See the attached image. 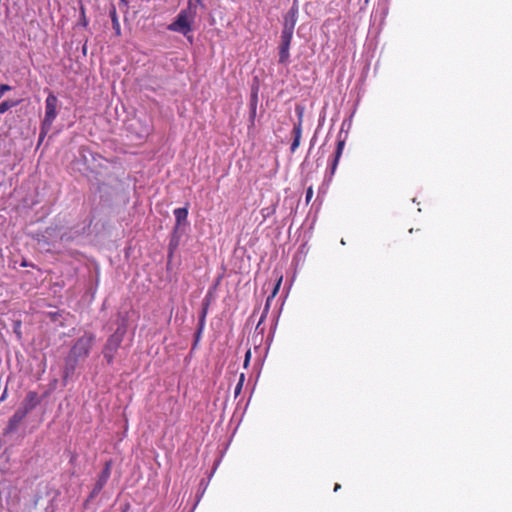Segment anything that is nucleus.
<instances>
[{"label":"nucleus","mask_w":512,"mask_h":512,"mask_svg":"<svg viewBox=\"0 0 512 512\" xmlns=\"http://www.w3.org/2000/svg\"><path fill=\"white\" fill-rule=\"evenodd\" d=\"M296 112H297V115H298V122L296 124H294V127H293V141L291 143V147H290V150L291 152H295L296 149L299 147L300 145V140H301V135H302V117H303V109L297 107L296 108Z\"/></svg>","instance_id":"obj_7"},{"label":"nucleus","mask_w":512,"mask_h":512,"mask_svg":"<svg viewBox=\"0 0 512 512\" xmlns=\"http://www.w3.org/2000/svg\"><path fill=\"white\" fill-rule=\"evenodd\" d=\"M290 45L288 43L280 42L279 45V63L281 64H287L289 62L290 58Z\"/></svg>","instance_id":"obj_12"},{"label":"nucleus","mask_w":512,"mask_h":512,"mask_svg":"<svg viewBox=\"0 0 512 512\" xmlns=\"http://www.w3.org/2000/svg\"><path fill=\"white\" fill-rule=\"evenodd\" d=\"M81 15H82V22H83V25L86 26L88 24L87 20H86V17H85V11H84V8L82 7L81 8Z\"/></svg>","instance_id":"obj_23"},{"label":"nucleus","mask_w":512,"mask_h":512,"mask_svg":"<svg viewBox=\"0 0 512 512\" xmlns=\"http://www.w3.org/2000/svg\"><path fill=\"white\" fill-rule=\"evenodd\" d=\"M341 488V486L339 484H336L335 487H334V491H338L339 489Z\"/></svg>","instance_id":"obj_26"},{"label":"nucleus","mask_w":512,"mask_h":512,"mask_svg":"<svg viewBox=\"0 0 512 512\" xmlns=\"http://www.w3.org/2000/svg\"><path fill=\"white\" fill-rule=\"evenodd\" d=\"M178 245V240H171L170 244H169V250H170V255H172L173 251L176 249Z\"/></svg>","instance_id":"obj_20"},{"label":"nucleus","mask_w":512,"mask_h":512,"mask_svg":"<svg viewBox=\"0 0 512 512\" xmlns=\"http://www.w3.org/2000/svg\"><path fill=\"white\" fill-rule=\"evenodd\" d=\"M111 468H112V461L111 460L106 461L104 468H103L101 474L99 475V477L96 481V484L94 485V487L88 497V501L94 499L101 492L103 487L107 484V482L110 478V475H111Z\"/></svg>","instance_id":"obj_5"},{"label":"nucleus","mask_w":512,"mask_h":512,"mask_svg":"<svg viewBox=\"0 0 512 512\" xmlns=\"http://www.w3.org/2000/svg\"><path fill=\"white\" fill-rule=\"evenodd\" d=\"M206 315H207V308H204L199 317V331H198L199 334L201 333V331L205 325Z\"/></svg>","instance_id":"obj_17"},{"label":"nucleus","mask_w":512,"mask_h":512,"mask_svg":"<svg viewBox=\"0 0 512 512\" xmlns=\"http://www.w3.org/2000/svg\"><path fill=\"white\" fill-rule=\"evenodd\" d=\"M58 103L59 101L56 95L50 92L45 100V116L41 124L40 140L48 133L57 117Z\"/></svg>","instance_id":"obj_4"},{"label":"nucleus","mask_w":512,"mask_h":512,"mask_svg":"<svg viewBox=\"0 0 512 512\" xmlns=\"http://www.w3.org/2000/svg\"><path fill=\"white\" fill-rule=\"evenodd\" d=\"M6 396H7V390L5 389V390H4V392H3V394H2V395H1V397H0V401H4V400H5V398H6Z\"/></svg>","instance_id":"obj_25"},{"label":"nucleus","mask_w":512,"mask_h":512,"mask_svg":"<svg viewBox=\"0 0 512 512\" xmlns=\"http://www.w3.org/2000/svg\"><path fill=\"white\" fill-rule=\"evenodd\" d=\"M94 342L95 335L93 333H85L79 339H77V341L71 347L67 357V367H70L71 370H74L79 360L87 358L92 346L94 345Z\"/></svg>","instance_id":"obj_2"},{"label":"nucleus","mask_w":512,"mask_h":512,"mask_svg":"<svg viewBox=\"0 0 512 512\" xmlns=\"http://www.w3.org/2000/svg\"><path fill=\"white\" fill-rule=\"evenodd\" d=\"M110 17H111L112 27H113V30L115 31V34L117 36H120L121 35V26H120L115 8H113L110 11Z\"/></svg>","instance_id":"obj_14"},{"label":"nucleus","mask_w":512,"mask_h":512,"mask_svg":"<svg viewBox=\"0 0 512 512\" xmlns=\"http://www.w3.org/2000/svg\"><path fill=\"white\" fill-rule=\"evenodd\" d=\"M243 381H244V374H241L240 381H239V383L237 384V386L235 388V394L236 395H238L240 393L242 385H243Z\"/></svg>","instance_id":"obj_19"},{"label":"nucleus","mask_w":512,"mask_h":512,"mask_svg":"<svg viewBox=\"0 0 512 512\" xmlns=\"http://www.w3.org/2000/svg\"><path fill=\"white\" fill-rule=\"evenodd\" d=\"M344 145H345V141L344 140H339L338 143H337V147H336V151H335V156H334V159H333V161L331 163V166H330L329 180H331L332 176L334 175V173H335V171L337 169L340 157H341V155L343 153Z\"/></svg>","instance_id":"obj_10"},{"label":"nucleus","mask_w":512,"mask_h":512,"mask_svg":"<svg viewBox=\"0 0 512 512\" xmlns=\"http://www.w3.org/2000/svg\"><path fill=\"white\" fill-rule=\"evenodd\" d=\"M293 33H294V30L283 27L282 32H281V37H280L281 41L280 42L291 44Z\"/></svg>","instance_id":"obj_15"},{"label":"nucleus","mask_w":512,"mask_h":512,"mask_svg":"<svg viewBox=\"0 0 512 512\" xmlns=\"http://www.w3.org/2000/svg\"><path fill=\"white\" fill-rule=\"evenodd\" d=\"M40 403L38 394L35 391H29L19 406V410L26 416L35 409Z\"/></svg>","instance_id":"obj_6"},{"label":"nucleus","mask_w":512,"mask_h":512,"mask_svg":"<svg viewBox=\"0 0 512 512\" xmlns=\"http://www.w3.org/2000/svg\"><path fill=\"white\" fill-rule=\"evenodd\" d=\"M298 12H299L298 1L295 0L293 2V4H292L290 10L285 15L284 25H283L284 28H288V29L294 30L295 25H296L297 20H298Z\"/></svg>","instance_id":"obj_8"},{"label":"nucleus","mask_w":512,"mask_h":512,"mask_svg":"<svg viewBox=\"0 0 512 512\" xmlns=\"http://www.w3.org/2000/svg\"><path fill=\"white\" fill-rule=\"evenodd\" d=\"M193 1V4H196V9L198 8L199 5H202V0H192Z\"/></svg>","instance_id":"obj_24"},{"label":"nucleus","mask_w":512,"mask_h":512,"mask_svg":"<svg viewBox=\"0 0 512 512\" xmlns=\"http://www.w3.org/2000/svg\"><path fill=\"white\" fill-rule=\"evenodd\" d=\"M173 213H174L175 221H176V225H175V232H176L182 224L186 223L187 217H188V209H187V207L176 208L173 211Z\"/></svg>","instance_id":"obj_11"},{"label":"nucleus","mask_w":512,"mask_h":512,"mask_svg":"<svg viewBox=\"0 0 512 512\" xmlns=\"http://www.w3.org/2000/svg\"><path fill=\"white\" fill-rule=\"evenodd\" d=\"M125 333L126 325L125 322L123 321L122 324L118 326L116 331L107 339L102 353L108 364H111L113 362L117 350L119 349L123 341Z\"/></svg>","instance_id":"obj_3"},{"label":"nucleus","mask_w":512,"mask_h":512,"mask_svg":"<svg viewBox=\"0 0 512 512\" xmlns=\"http://www.w3.org/2000/svg\"><path fill=\"white\" fill-rule=\"evenodd\" d=\"M197 16L196 4L188 0L186 8L182 9L168 26L167 29L179 33L192 42L193 24Z\"/></svg>","instance_id":"obj_1"},{"label":"nucleus","mask_w":512,"mask_h":512,"mask_svg":"<svg viewBox=\"0 0 512 512\" xmlns=\"http://www.w3.org/2000/svg\"><path fill=\"white\" fill-rule=\"evenodd\" d=\"M50 316L54 317V316H56V313H50Z\"/></svg>","instance_id":"obj_27"},{"label":"nucleus","mask_w":512,"mask_h":512,"mask_svg":"<svg viewBox=\"0 0 512 512\" xmlns=\"http://www.w3.org/2000/svg\"><path fill=\"white\" fill-rule=\"evenodd\" d=\"M312 196H313V189H312V187H309L306 190V201L309 202L310 199L312 198Z\"/></svg>","instance_id":"obj_21"},{"label":"nucleus","mask_w":512,"mask_h":512,"mask_svg":"<svg viewBox=\"0 0 512 512\" xmlns=\"http://www.w3.org/2000/svg\"><path fill=\"white\" fill-rule=\"evenodd\" d=\"M250 357H251V351L248 350L245 354V360H244V367L246 368L249 364V361H250Z\"/></svg>","instance_id":"obj_22"},{"label":"nucleus","mask_w":512,"mask_h":512,"mask_svg":"<svg viewBox=\"0 0 512 512\" xmlns=\"http://www.w3.org/2000/svg\"><path fill=\"white\" fill-rule=\"evenodd\" d=\"M280 282H281V279L279 280V282L277 283V285L275 286L274 288V291L273 293L271 294V296H269L266 300V304H265V308H264V311H263V314L259 320V323H258V326L264 321V318L266 317L267 313H268V310H269V307H270V302L271 300L273 299V297L275 296V294L277 293L278 289H279V285H280Z\"/></svg>","instance_id":"obj_13"},{"label":"nucleus","mask_w":512,"mask_h":512,"mask_svg":"<svg viewBox=\"0 0 512 512\" xmlns=\"http://www.w3.org/2000/svg\"><path fill=\"white\" fill-rule=\"evenodd\" d=\"M25 417L26 415L22 411L17 409L8 421L6 432L12 433L16 431L19 424L23 421Z\"/></svg>","instance_id":"obj_9"},{"label":"nucleus","mask_w":512,"mask_h":512,"mask_svg":"<svg viewBox=\"0 0 512 512\" xmlns=\"http://www.w3.org/2000/svg\"><path fill=\"white\" fill-rule=\"evenodd\" d=\"M18 104H19V101H14V100L3 101L2 103H0V114H4L10 108L17 106Z\"/></svg>","instance_id":"obj_16"},{"label":"nucleus","mask_w":512,"mask_h":512,"mask_svg":"<svg viewBox=\"0 0 512 512\" xmlns=\"http://www.w3.org/2000/svg\"><path fill=\"white\" fill-rule=\"evenodd\" d=\"M12 87L8 84H1L0 85V99L4 96V94L8 91H10Z\"/></svg>","instance_id":"obj_18"}]
</instances>
